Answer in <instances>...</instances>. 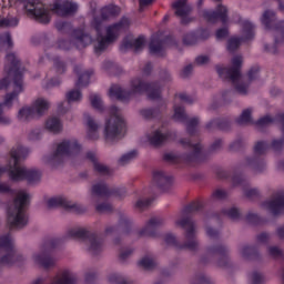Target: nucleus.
<instances>
[{
	"instance_id": "52",
	"label": "nucleus",
	"mask_w": 284,
	"mask_h": 284,
	"mask_svg": "<svg viewBox=\"0 0 284 284\" xmlns=\"http://www.w3.org/2000/svg\"><path fill=\"white\" fill-rule=\"evenodd\" d=\"M199 118H192L187 121L186 131L189 132V134H196V128L199 125Z\"/></svg>"
},
{
	"instance_id": "19",
	"label": "nucleus",
	"mask_w": 284,
	"mask_h": 284,
	"mask_svg": "<svg viewBox=\"0 0 284 284\" xmlns=\"http://www.w3.org/2000/svg\"><path fill=\"white\" fill-rule=\"evenodd\" d=\"M50 284H79V275L72 268H62L52 277Z\"/></svg>"
},
{
	"instance_id": "37",
	"label": "nucleus",
	"mask_w": 284,
	"mask_h": 284,
	"mask_svg": "<svg viewBox=\"0 0 284 284\" xmlns=\"http://www.w3.org/2000/svg\"><path fill=\"white\" fill-rule=\"evenodd\" d=\"M68 103H79L83 99V93L79 89H72L65 94Z\"/></svg>"
},
{
	"instance_id": "63",
	"label": "nucleus",
	"mask_w": 284,
	"mask_h": 284,
	"mask_svg": "<svg viewBox=\"0 0 284 284\" xmlns=\"http://www.w3.org/2000/svg\"><path fill=\"white\" fill-rule=\"evenodd\" d=\"M193 70H194V67L192 64H187L180 72V77H182V79H187V77L192 74Z\"/></svg>"
},
{
	"instance_id": "46",
	"label": "nucleus",
	"mask_w": 284,
	"mask_h": 284,
	"mask_svg": "<svg viewBox=\"0 0 284 284\" xmlns=\"http://www.w3.org/2000/svg\"><path fill=\"white\" fill-rule=\"evenodd\" d=\"M19 19L17 17H7L0 20V28H17Z\"/></svg>"
},
{
	"instance_id": "56",
	"label": "nucleus",
	"mask_w": 284,
	"mask_h": 284,
	"mask_svg": "<svg viewBox=\"0 0 284 284\" xmlns=\"http://www.w3.org/2000/svg\"><path fill=\"white\" fill-rule=\"evenodd\" d=\"M223 214H226V216H229V219H232L233 221H236V219H239V216H241V212H239V209H236V207H231L229 210H224Z\"/></svg>"
},
{
	"instance_id": "26",
	"label": "nucleus",
	"mask_w": 284,
	"mask_h": 284,
	"mask_svg": "<svg viewBox=\"0 0 284 284\" xmlns=\"http://www.w3.org/2000/svg\"><path fill=\"white\" fill-rule=\"evenodd\" d=\"M153 183L162 190V192H170L172 190V180L165 175L163 171H156L153 173Z\"/></svg>"
},
{
	"instance_id": "4",
	"label": "nucleus",
	"mask_w": 284,
	"mask_h": 284,
	"mask_svg": "<svg viewBox=\"0 0 284 284\" xmlns=\"http://www.w3.org/2000/svg\"><path fill=\"white\" fill-rule=\"evenodd\" d=\"M143 92H146L152 101L161 99V84L159 82L148 84L143 79L135 78L131 80L129 91L121 89V85L119 84L111 85L109 89V97L110 99H118V101H123L125 103L143 94Z\"/></svg>"
},
{
	"instance_id": "55",
	"label": "nucleus",
	"mask_w": 284,
	"mask_h": 284,
	"mask_svg": "<svg viewBox=\"0 0 284 284\" xmlns=\"http://www.w3.org/2000/svg\"><path fill=\"white\" fill-rule=\"evenodd\" d=\"M125 194H128V189H125V186H116L115 189L111 190V196L123 199Z\"/></svg>"
},
{
	"instance_id": "58",
	"label": "nucleus",
	"mask_w": 284,
	"mask_h": 284,
	"mask_svg": "<svg viewBox=\"0 0 284 284\" xmlns=\"http://www.w3.org/2000/svg\"><path fill=\"white\" fill-rule=\"evenodd\" d=\"M199 39L196 38V34L194 32L187 33L184 36V43L185 45H194Z\"/></svg>"
},
{
	"instance_id": "31",
	"label": "nucleus",
	"mask_w": 284,
	"mask_h": 284,
	"mask_svg": "<svg viewBox=\"0 0 284 284\" xmlns=\"http://www.w3.org/2000/svg\"><path fill=\"white\" fill-rule=\"evenodd\" d=\"M169 133H163L161 130H155L146 135L151 145H162L169 139Z\"/></svg>"
},
{
	"instance_id": "28",
	"label": "nucleus",
	"mask_w": 284,
	"mask_h": 284,
	"mask_svg": "<svg viewBox=\"0 0 284 284\" xmlns=\"http://www.w3.org/2000/svg\"><path fill=\"white\" fill-rule=\"evenodd\" d=\"M71 43L81 50L92 43V37H90V34L85 33L83 30H75L73 32Z\"/></svg>"
},
{
	"instance_id": "59",
	"label": "nucleus",
	"mask_w": 284,
	"mask_h": 284,
	"mask_svg": "<svg viewBox=\"0 0 284 284\" xmlns=\"http://www.w3.org/2000/svg\"><path fill=\"white\" fill-rule=\"evenodd\" d=\"M87 139H89V141H99L101 133H99V130H87Z\"/></svg>"
},
{
	"instance_id": "27",
	"label": "nucleus",
	"mask_w": 284,
	"mask_h": 284,
	"mask_svg": "<svg viewBox=\"0 0 284 284\" xmlns=\"http://www.w3.org/2000/svg\"><path fill=\"white\" fill-rule=\"evenodd\" d=\"M209 254H214L215 256H217V258H221L217 262V265L220 267H225V265H227V254H230V247H227V245L225 244H220V245L210 247Z\"/></svg>"
},
{
	"instance_id": "21",
	"label": "nucleus",
	"mask_w": 284,
	"mask_h": 284,
	"mask_svg": "<svg viewBox=\"0 0 284 284\" xmlns=\"http://www.w3.org/2000/svg\"><path fill=\"white\" fill-rule=\"evenodd\" d=\"M203 19L207 21L209 23H216L219 19L222 21V23H227V7L220 4L217 6L216 11L212 10H204L202 13Z\"/></svg>"
},
{
	"instance_id": "23",
	"label": "nucleus",
	"mask_w": 284,
	"mask_h": 284,
	"mask_svg": "<svg viewBox=\"0 0 284 284\" xmlns=\"http://www.w3.org/2000/svg\"><path fill=\"white\" fill-rule=\"evenodd\" d=\"M73 72L78 77V81L75 83L77 88H87L90 84V77L94 74L92 69H85L81 64H77L73 68Z\"/></svg>"
},
{
	"instance_id": "48",
	"label": "nucleus",
	"mask_w": 284,
	"mask_h": 284,
	"mask_svg": "<svg viewBox=\"0 0 284 284\" xmlns=\"http://www.w3.org/2000/svg\"><path fill=\"white\" fill-rule=\"evenodd\" d=\"M84 123L88 128V130H100L101 124H99L93 116L90 114L85 113L84 114Z\"/></svg>"
},
{
	"instance_id": "9",
	"label": "nucleus",
	"mask_w": 284,
	"mask_h": 284,
	"mask_svg": "<svg viewBox=\"0 0 284 284\" xmlns=\"http://www.w3.org/2000/svg\"><path fill=\"white\" fill-rule=\"evenodd\" d=\"M231 63L232 68L230 69L217 65V73L222 79H230L237 94H242V97H245V94L250 92V84H247L245 79H243V77L241 75V65H243V57H233Z\"/></svg>"
},
{
	"instance_id": "43",
	"label": "nucleus",
	"mask_w": 284,
	"mask_h": 284,
	"mask_svg": "<svg viewBox=\"0 0 284 284\" xmlns=\"http://www.w3.org/2000/svg\"><path fill=\"white\" fill-rule=\"evenodd\" d=\"M12 48V38L9 32L0 33V50H10Z\"/></svg>"
},
{
	"instance_id": "49",
	"label": "nucleus",
	"mask_w": 284,
	"mask_h": 284,
	"mask_svg": "<svg viewBox=\"0 0 284 284\" xmlns=\"http://www.w3.org/2000/svg\"><path fill=\"white\" fill-rule=\"evenodd\" d=\"M53 70L55 71V74H63L67 70L65 62L60 58H55L53 60Z\"/></svg>"
},
{
	"instance_id": "32",
	"label": "nucleus",
	"mask_w": 284,
	"mask_h": 284,
	"mask_svg": "<svg viewBox=\"0 0 284 284\" xmlns=\"http://www.w3.org/2000/svg\"><path fill=\"white\" fill-rule=\"evenodd\" d=\"M44 128L53 134H59V132H63V122L58 116H51L47 119Z\"/></svg>"
},
{
	"instance_id": "8",
	"label": "nucleus",
	"mask_w": 284,
	"mask_h": 284,
	"mask_svg": "<svg viewBox=\"0 0 284 284\" xmlns=\"http://www.w3.org/2000/svg\"><path fill=\"white\" fill-rule=\"evenodd\" d=\"M110 114L111 118H109L104 122L102 136L106 145H114V143H119V141L123 139V129L125 128V121L123 120V116H121L119 108L116 106H111Z\"/></svg>"
},
{
	"instance_id": "13",
	"label": "nucleus",
	"mask_w": 284,
	"mask_h": 284,
	"mask_svg": "<svg viewBox=\"0 0 284 284\" xmlns=\"http://www.w3.org/2000/svg\"><path fill=\"white\" fill-rule=\"evenodd\" d=\"M17 2L22 6L28 17H32L39 23H50L52 11L45 4L32 0H17ZM9 3H12V0H9Z\"/></svg>"
},
{
	"instance_id": "17",
	"label": "nucleus",
	"mask_w": 284,
	"mask_h": 284,
	"mask_svg": "<svg viewBox=\"0 0 284 284\" xmlns=\"http://www.w3.org/2000/svg\"><path fill=\"white\" fill-rule=\"evenodd\" d=\"M262 210L268 212L273 216H278L284 210V191L275 193L270 200H266L261 205Z\"/></svg>"
},
{
	"instance_id": "34",
	"label": "nucleus",
	"mask_w": 284,
	"mask_h": 284,
	"mask_svg": "<svg viewBox=\"0 0 284 284\" xmlns=\"http://www.w3.org/2000/svg\"><path fill=\"white\" fill-rule=\"evenodd\" d=\"M173 8L175 9L176 17H181L184 19V17H187L190 14V6L187 4V0H178L173 2Z\"/></svg>"
},
{
	"instance_id": "20",
	"label": "nucleus",
	"mask_w": 284,
	"mask_h": 284,
	"mask_svg": "<svg viewBox=\"0 0 284 284\" xmlns=\"http://www.w3.org/2000/svg\"><path fill=\"white\" fill-rule=\"evenodd\" d=\"M77 10H79V4L68 0L55 1L51 8V11L59 17H70V14H74Z\"/></svg>"
},
{
	"instance_id": "35",
	"label": "nucleus",
	"mask_w": 284,
	"mask_h": 284,
	"mask_svg": "<svg viewBox=\"0 0 284 284\" xmlns=\"http://www.w3.org/2000/svg\"><path fill=\"white\" fill-rule=\"evenodd\" d=\"M239 253L241 258L244 261H252V258H256V256H258V251L256 247L250 245H243L240 247Z\"/></svg>"
},
{
	"instance_id": "29",
	"label": "nucleus",
	"mask_w": 284,
	"mask_h": 284,
	"mask_svg": "<svg viewBox=\"0 0 284 284\" xmlns=\"http://www.w3.org/2000/svg\"><path fill=\"white\" fill-rule=\"evenodd\" d=\"M31 110H33L36 119H41L50 110V101L45 98H38L32 102Z\"/></svg>"
},
{
	"instance_id": "51",
	"label": "nucleus",
	"mask_w": 284,
	"mask_h": 284,
	"mask_svg": "<svg viewBox=\"0 0 284 284\" xmlns=\"http://www.w3.org/2000/svg\"><path fill=\"white\" fill-rule=\"evenodd\" d=\"M109 283H112V284H125L126 280H125V276L121 275L120 273H111L109 275Z\"/></svg>"
},
{
	"instance_id": "18",
	"label": "nucleus",
	"mask_w": 284,
	"mask_h": 284,
	"mask_svg": "<svg viewBox=\"0 0 284 284\" xmlns=\"http://www.w3.org/2000/svg\"><path fill=\"white\" fill-rule=\"evenodd\" d=\"M47 205L48 207H64L65 210H73V212H78L79 214L85 212V207L73 203L63 195H55L53 197H50L47 201Z\"/></svg>"
},
{
	"instance_id": "25",
	"label": "nucleus",
	"mask_w": 284,
	"mask_h": 284,
	"mask_svg": "<svg viewBox=\"0 0 284 284\" xmlns=\"http://www.w3.org/2000/svg\"><path fill=\"white\" fill-rule=\"evenodd\" d=\"M181 143L184 148H190V150H192L191 154L183 156L184 161H186V163H194V161H199L202 150L201 143H194L191 140H181Z\"/></svg>"
},
{
	"instance_id": "6",
	"label": "nucleus",
	"mask_w": 284,
	"mask_h": 284,
	"mask_svg": "<svg viewBox=\"0 0 284 284\" xmlns=\"http://www.w3.org/2000/svg\"><path fill=\"white\" fill-rule=\"evenodd\" d=\"M203 205L200 202H193L186 206L182 212V217L175 221V225L183 227L185 230V242L183 247L190 250L191 252H196L199 250V240H196V224L190 219L189 214H194L199 212Z\"/></svg>"
},
{
	"instance_id": "54",
	"label": "nucleus",
	"mask_w": 284,
	"mask_h": 284,
	"mask_svg": "<svg viewBox=\"0 0 284 284\" xmlns=\"http://www.w3.org/2000/svg\"><path fill=\"white\" fill-rule=\"evenodd\" d=\"M244 196L247 199H256V196H261V191L256 187H247L244 189Z\"/></svg>"
},
{
	"instance_id": "3",
	"label": "nucleus",
	"mask_w": 284,
	"mask_h": 284,
	"mask_svg": "<svg viewBox=\"0 0 284 284\" xmlns=\"http://www.w3.org/2000/svg\"><path fill=\"white\" fill-rule=\"evenodd\" d=\"M28 156H30V149L27 146L18 145L11 149L8 160L9 179L11 181H28L34 185L41 181V171L19 165Z\"/></svg>"
},
{
	"instance_id": "7",
	"label": "nucleus",
	"mask_w": 284,
	"mask_h": 284,
	"mask_svg": "<svg viewBox=\"0 0 284 284\" xmlns=\"http://www.w3.org/2000/svg\"><path fill=\"white\" fill-rule=\"evenodd\" d=\"M30 201V194L26 191H19L14 201L7 211V223L13 230H21L28 225V214L26 206Z\"/></svg>"
},
{
	"instance_id": "36",
	"label": "nucleus",
	"mask_w": 284,
	"mask_h": 284,
	"mask_svg": "<svg viewBox=\"0 0 284 284\" xmlns=\"http://www.w3.org/2000/svg\"><path fill=\"white\" fill-rule=\"evenodd\" d=\"M150 52L151 54H155V57H163V52H165L163 41L153 38L150 43Z\"/></svg>"
},
{
	"instance_id": "24",
	"label": "nucleus",
	"mask_w": 284,
	"mask_h": 284,
	"mask_svg": "<svg viewBox=\"0 0 284 284\" xmlns=\"http://www.w3.org/2000/svg\"><path fill=\"white\" fill-rule=\"evenodd\" d=\"M145 45V38L138 37V38H129L123 40L120 50L121 52H128V50H134V52H141Z\"/></svg>"
},
{
	"instance_id": "12",
	"label": "nucleus",
	"mask_w": 284,
	"mask_h": 284,
	"mask_svg": "<svg viewBox=\"0 0 284 284\" xmlns=\"http://www.w3.org/2000/svg\"><path fill=\"white\" fill-rule=\"evenodd\" d=\"M26 257L14 250V237L10 233L0 236V265L22 263Z\"/></svg>"
},
{
	"instance_id": "47",
	"label": "nucleus",
	"mask_w": 284,
	"mask_h": 284,
	"mask_svg": "<svg viewBox=\"0 0 284 284\" xmlns=\"http://www.w3.org/2000/svg\"><path fill=\"white\" fill-rule=\"evenodd\" d=\"M90 102L92 108H94L95 110H103V100L101 99V95L97 94V93H92L90 95Z\"/></svg>"
},
{
	"instance_id": "14",
	"label": "nucleus",
	"mask_w": 284,
	"mask_h": 284,
	"mask_svg": "<svg viewBox=\"0 0 284 284\" xmlns=\"http://www.w3.org/2000/svg\"><path fill=\"white\" fill-rule=\"evenodd\" d=\"M267 148H270V144L265 141H260L254 145V156H247L242 162V165L244 168H248L255 173L263 172L266 168L265 160L258 158L262 154H265L267 152Z\"/></svg>"
},
{
	"instance_id": "53",
	"label": "nucleus",
	"mask_w": 284,
	"mask_h": 284,
	"mask_svg": "<svg viewBox=\"0 0 284 284\" xmlns=\"http://www.w3.org/2000/svg\"><path fill=\"white\" fill-rule=\"evenodd\" d=\"M150 205H152V199H139L135 202V210L143 211L146 207H150Z\"/></svg>"
},
{
	"instance_id": "30",
	"label": "nucleus",
	"mask_w": 284,
	"mask_h": 284,
	"mask_svg": "<svg viewBox=\"0 0 284 284\" xmlns=\"http://www.w3.org/2000/svg\"><path fill=\"white\" fill-rule=\"evenodd\" d=\"M112 190L108 189V185L104 182H97L91 187V201L94 203L97 197L101 196H112Z\"/></svg>"
},
{
	"instance_id": "61",
	"label": "nucleus",
	"mask_w": 284,
	"mask_h": 284,
	"mask_svg": "<svg viewBox=\"0 0 284 284\" xmlns=\"http://www.w3.org/2000/svg\"><path fill=\"white\" fill-rule=\"evenodd\" d=\"M210 61H212V59H211L210 55H207V54L199 55V57L195 59V63H196L197 65H207V63H210Z\"/></svg>"
},
{
	"instance_id": "5",
	"label": "nucleus",
	"mask_w": 284,
	"mask_h": 284,
	"mask_svg": "<svg viewBox=\"0 0 284 284\" xmlns=\"http://www.w3.org/2000/svg\"><path fill=\"white\" fill-rule=\"evenodd\" d=\"M81 150H83V146L79 143V140L74 138L62 140L58 143L54 152L42 156V163L49 165V168H58L65 161V156H77L81 154Z\"/></svg>"
},
{
	"instance_id": "33",
	"label": "nucleus",
	"mask_w": 284,
	"mask_h": 284,
	"mask_svg": "<svg viewBox=\"0 0 284 284\" xmlns=\"http://www.w3.org/2000/svg\"><path fill=\"white\" fill-rule=\"evenodd\" d=\"M17 119L20 123H28L32 121V119H37V115H34L32 106H22L18 111Z\"/></svg>"
},
{
	"instance_id": "40",
	"label": "nucleus",
	"mask_w": 284,
	"mask_h": 284,
	"mask_svg": "<svg viewBox=\"0 0 284 284\" xmlns=\"http://www.w3.org/2000/svg\"><path fill=\"white\" fill-rule=\"evenodd\" d=\"M94 172H98V174H101L102 176H110L112 174V170L110 166L103 164V162H94L93 164Z\"/></svg>"
},
{
	"instance_id": "22",
	"label": "nucleus",
	"mask_w": 284,
	"mask_h": 284,
	"mask_svg": "<svg viewBox=\"0 0 284 284\" xmlns=\"http://www.w3.org/2000/svg\"><path fill=\"white\" fill-rule=\"evenodd\" d=\"M165 223L162 217H152L143 229L139 231L140 236H146L149 239H156V229L161 227Z\"/></svg>"
},
{
	"instance_id": "11",
	"label": "nucleus",
	"mask_w": 284,
	"mask_h": 284,
	"mask_svg": "<svg viewBox=\"0 0 284 284\" xmlns=\"http://www.w3.org/2000/svg\"><path fill=\"white\" fill-rule=\"evenodd\" d=\"M67 237L82 241L84 250H87V252L93 256H97V254H101V252H103V240H101L97 233H92L85 227L69 229L67 231Z\"/></svg>"
},
{
	"instance_id": "44",
	"label": "nucleus",
	"mask_w": 284,
	"mask_h": 284,
	"mask_svg": "<svg viewBox=\"0 0 284 284\" xmlns=\"http://www.w3.org/2000/svg\"><path fill=\"white\" fill-rule=\"evenodd\" d=\"M267 254L271 258H283L284 250L276 245H271L267 247Z\"/></svg>"
},
{
	"instance_id": "2",
	"label": "nucleus",
	"mask_w": 284,
	"mask_h": 284,
	"mask_svg": "<svg viewBox=\"0 0 284 284\" xmlns=\"http://www.w3.org/2000/svg\"><path fill=\"white\" fill-rule=\"evenodd\" d=\"M119 14H121V8L114 4L103 7L100 11H93L91 26L98 34V41L94 44L97 54H101L111 43H114L119 39L122 32H125L130 28V19L123 17L119 22L106 27L105 37H103V21L114 19Z\"/></svg>"
},
{
	"instance_id": "15",
	"label": "nucleus",
	"mask_w": 284,
	"mask_h": 284,
	"mask_svg": "<svg viewBox=\"0 0 284 284\" xmlns=\"http://www.w3.org/2000/svg\"><path fill=\"white\" fill-rule=\"evenodd\" d=\"M50 250H52L51 244H45L40 251H36L31 255V262L38 267H43L44 270H52L57 265V258L50 256Z\"/></svg>"
},
{
	"instance_id": "50",
	"label": "nucleus",
	"mask_w": 284,
	"mask_h": 284,
	"mask_svg": "<svg viewBox=\"0 0 284 284\" xmlns=\"http://www.w3.org/2000/svg\"><path fill=\"white\" fill-rule=\"evenodd\" d=\"M267 283V278L263 273L253 272L251 274V284H265Z\"/></svg>"
},
{
	"instance_id": "60",
	"label": "nucleus",
	"mask_w": 284,
	"mask_h": 284,
	"mask_svg": "<svg viewBox=\"0 0 284 284\" xmlns=\"http://www.w3.org/2000/svg\"><path fill=\"white\" fill-rule=\"evenodd\" d=\"M194 100L185 93H180L175 98V103H193Z\"/></svg>"
},
{
	"instance_id": "16",
	"label": "nucleus",
	"mask_w": 284,
	"mask_h": 284,
	"mask_svg": "<svg viewBox=\"0 0 284 284\" xmlns=\"http://www.w3.org/2000/svg\"><path fill=\"white\" fill-rule=\"evenodd\" d=\"M242 34L243 38H231L227 41V50L229 52H234L239 50L241 43L244 41H250V39H254V24L252 22L245 20L242 22Z\"/></svg>"
},
{
	"instance_id": "39",
	"label": "nucleus",
	"mask_w": 284,
	"mask_h": 284,
	"mask_svg": "<svg viewBox=\"0 0 284 284\" xmlns=\"http://www.w3.org/2000/svg\"><path fill=\"white\" fill-rule=\"evenodd\" d=\"M136 156H139V153L136 151H129L121 155L118 163L119 165H129V163H132V161H134Z\"/></svg>"
},
{
	"instance_id": "10",
	"label": "nucleus",
	"mask_w": 284,
	"mask_h": 284,
	"mask_svg": "<svg viewBox=\"0 0 284 284\" xmlns=\"http://www.w3.org/2000/svg\"><path fill=\"white\" fill-rule=\"evenodd\" d=\"M261 21L265 30H267L270 34L274 36V45L271 47L270 44H265V52L278 54V48H283L284 45L283 22L276 24V13L272 10H266L262 16Z\"/></svg>"
},
{
	"instance_id": "41",
	"label": "nucleus",
	"mask_w": 284,
	"mask_h": 284,
	"mask_svg": "<svg viewBox=\"0 0 284 284\" xmlns=\"http://www.w3.org/2000/svg\"><path fill=\"white\" fill-rule=\"evenodd\" d=\"M239 125H250L252 123V109H245L236 120Z\"/></svg>"
},
{
	"instance_id": "64",
	"label": "nucleus",
	"mask_w": 284,
	"mask_h": 284,
	"mask_svg": "<svg viewBox=\"0 0 284 284\" xmlns=\"http://www.w3.org/2000/svg\"><path fill=\"white\" fill-rule=\"evenodd\" d=\"M140 114L143 119H152V116H154V111L153 109H142L140 110Z\"/></svg>"
},
{
	"instance_id": "42",
	"label": "nucleus",
	"mask_w": 284,
	"mask_h": 284,
	"mask_svg": "<svg viewBox=\"0 0 284 284\" xmlns=\"http://www.w3.org/2000/svg\"><path fill=\"white\" fill-rule=\"evenodd\" d=\"M273 123H274V118H272L271 115H265L261 118L255 125L260 132H263L265 128H270Z\"/></svg>"
},
{
	"instance_id": "57",
	"label": "nucleus",
	"mask_w": 284,
	"mask_h": 284,
	"mask_svg": "<svg viewBox=\"0 0 284 284\" xmlns=\"http://www.w3.org/2000/svg\"><path fill=\"white\" fill-rule=\"evenodd\" d=\"M95 210L100 212V214H105L112 212V205L110 203H101L95 206Z\"/></svg>"
},
{
	"instance_id": "38",
	"label": "nucleus",
	"mask_w": 284,
	"mask_h": 284,
	"mask_svg": "<svg viewBox=\"0 0 284 284\" xmlns=\"http://www.w3.org/2000/svg\"><path fill=\"white\" fill-rule=\"evenodd\" d=\"M173 119L178 121V123H185L187 121V115L185 114V109L182 105H174V114Z\"/></svg>"
},
{
	"instance_id": "45",
	"label": "nucleus",
	"mask_w": 284,
	"mask_h": 284,
	"mask_svg": "<svg viewBox=\"0 0 284 284\" xmlns=\"http://www.w3.org/2000/svg\"><path fill=\"white\" fill-rule=\"evenodd\" d=\"M139 265L144 270H152V267L156 265V261L154 260V257L146 255L139 261Z\"/></svg>"
},
{
	"instance_id": "62",
	"label": "nucleus",
	"mask_w": 284,
	"mask_h": 284,
	"mask_svg": "<svg viewBox=\"0 0 284 284\" xmlns=\"http://www.w3.org/2000/svg\"><path fill=\"white\" fill-rule=\"evenodd\" d=\"M213 199H215L216 201H223V199H227V191L223 189H217L213 193Z\"/></svg>"
},
{
	"instance_id": "1",
	"label": "nucleus",
	"mask_w": 284,
	"mask_h": 284,
	"mask_svg": "<svg viewBox=\"0 0 284 284\" xmlns=\"http://www.w3.org/2000/svg\"><path fill=\"white\" fill-rule=\"evenodd\" d=\"M23 72L21 60L14 53H8L4 59L3 78L0 79V90H12L4 95L3 102L0 103V125L8 128L12 125V118L6 114L16 103H19V94L26 90L23 82Z\"/></svg>"
}]
</instances>
